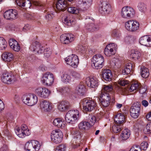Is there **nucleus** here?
<instances>
[{"label": "nucleus", "instance_id": "nucleus-1", "mask_svg": "<svg viewBox=\"0 0 151 151\" xmlns=\"http://www.w3.org/2000/svg\"><path fill=\"white\" fill-rule=\"evenodd\" d=\"M104 61V58L102 55L96 54L94 55L92 58L91 65L95 69H100L103 66Z\"/></svg>", "mask_w": 151, "mask_h": 151}, {"label": "nucleus", "instance_id": "nucleus-2", "mask_svg": "<svg viewBox=\"0 0 151 151\" xmlns=\"http://www.w3.org/2000/svg\"><path fill=\"white\" fill-rule=\"evenodd\" d=\"M24 103L29 106L35 104L38 101L36 95L33 94H29L24 95L22 98Z\"/></svg>", "mask_w": 151, "mask_h": 151}, {"label": "nucleus", "instance_id": "nucleus-3", "mask_svg": "<svg viewBox=\"0 0 151 151\" xmlns=\"http://www.w3.org/2000/svg\"><path fill=\"white\" fill-rule=\"evenodd\" d=\"M39 142L32 140L27 142L25 145V149L26 151H38L41 146Z\"/></svg>", "mask_w": 151, "mask_h": 151}, {"label": "nucleus", "instance_id": "nucleus-4", "mask_svg": "<svg viewBox=\"0 0 151 151\" xmlns=\"http://www.w3.org/2000/svg\"><path fill=\"white\" fill-rule=\"evenodd\" d=\"M79 112L78 110H70L66 114L65 121L73 124H74L78 117Z\"/></svg>", "mask_w": 151, "mask_h": 151}, {"label": "nucleus", "instance_id": "nucleus-5", "mask_svg": "<svg viewBox=\"0 0 151 151\" xmlns=\"http://www.w3.org/2000/svg\"><path fill=\"white\" fill-rule=\"evenodd\" d=\"M63 137L62 132L58 129L53 130L51 133V138L52 142L56 144L61 142Z\"/></svg>", "mask_w": 151, "mask_h": 151}, {"label": "nucleus", "instance_id": "nucleus-6", "mask_svg": "<svg viewBox=\"0 0 151 151\" xmlns=\"http://www.w3.org/2000/svg\"><path fill=\"white\" fill-rule=\"evenodd\" d=\"M67 64L72 67L76 68L79 63V59L78 56L75 54H72L65 58Z\"/></svg>", "mask_w": 151, "mask_h": 151}, {"label": "nucleus", "instance_id": "nucleus-7", "mask_svg": "<svg viewBox=\"0 0 151 151\" xmlns=\"http://www.w3.org/2000/svg\"><path fill=\"white\" fill-rule=\"evenodd\" d=\"M135 14L134 9L128 6L123 7L121 12L122 17L125 19H129L132 17Z\"/></svg>", "mask_w": 151, "mask_h": 151}, {"label": "nucleus", "instance_id": "nucleus-8", "mask_svg": "<svg viewBox=\"0 0 151 151\" xmlns=\"http://www.w3.org/2000/svg\"><path fill=\"white\" fill-rule=\"evenodd\" d=\"M42 83L47 86L52 85L54 82V76L53 74L49 72L44 73L41 78Z\"/></svg>", "mask_w": 151, "mask_h": 151}, {"label": "nucleus", "instance_id": "nucleus-9", "mask_svg": "<svg viewBox=\"0 0 151 151\" xmlns=\"http://www.w3.org/2000/svg\"><path fill=\"white\" fill-rule=\"evenodd\" d=\"M139 23L136 21L130 20L126 22L125 23V27L128 31L135 32L139 28Z\"/></svg>", "mask_w": 151, "mask_h": 151}, {"label": "nucleus", "instance_id": "nucleus-10", "mask_svg": "<svg viewBox=\"0 0 151 151\" xmlns=\"http://www.w3.org/2000/svg\"><path fill=\"white\" fill-rule=\"evenodd\" d=\"M96 106V103L92 100L85 99L83 101V109L86 111L93 110Z\"/></svg>", "mask_w": 151, "mask_h": 151}, {"label": "nucleus", "instance_id": "nucleus-11", "mask_svg": "<svg viewBox=\"0 0 151 151\" xmlns=\"http://www.w3.org/2000/svg\"><path fill=\"white\" fill-rule=\"evenodd\" d=\"M140 106L139 103L136 102L134 103L131 107L130 112V115L132 117L137 118L139 116L140 114Z\"/></svg>", "mask_w": 151, "mask_h": 151}, {"label": "nucleus", "instance_id": "nucleus-12", "mask_svg": "<svg viewBox=\"0 0 151 151\" xmlns=\"http://www.w3.org/2000/svg\"><path fill=\"white\" fill-rule=\"evenodd\" d=\"M116 49L117 45H116L114 43L109 44L105 47L104 54L106 56L110 57L115 54Z\"/></svg>", "mask_w": 151, "mask_h": 151}, {"label": "nucleus", "instance_id": "nucleus-13", "mask_svg": "<svg viewBox=\"0 0 151 151\" xmlns=\"http://www.w3.org/2000/svg\"><path fill=\"white\" fill-rule=\"evenodd\" d=\"M18 14L16 10H8L6 11L4 14V18L7 20H13L17 19Z\"/></svg>", "mask_w": 151, "mask_h": 151}, {"label": "nucleus", "instance_id": "nucleus-14", "mask_svg": "<svg viewBox=\"0 0 151 151\" xmlns=\"http://www.w3.org/2000/svg\"><path fill=\"white\" fill-rule=\"evenodd\" d=\"M60 39L62 43L69 44L74 40L75 37L71 34H64L61 35Z\"/></svg>", "mask_w": 151, "mask_h": 151}, {"label": "nucleus", "instance_id": "nucleus-15", "mask_svg": "<svg viewBox=\"0 0 151 151\" xmlns=\"http://www.w3.org/2000/svg\"><path fill=\"white\" fill-rule=\"evenodd\" d=\"M30 49L32 51L36 52L38 54H42L43 52V47L41 46L40 44L37 41L32 43Z\"/></svg>", "mask_w": 151, "mask_h": 151}, {"label": "nucleus", "instance_id": "nucleus-16", "mask_svg": "<svg viewBox=\"0 0 151 151\" xmlns=\"http://www.w3.org/2000/svg\"><path fill=\"white\" fill-rule=\"evenodd\" d=\"M86 82L87 86L91 88H96L99 85L98 80L94 77H87L86 79Z\"/></svg>", "mask_w": 151, "mask_h": 151}, {"label": "nucleus", "instance_id": "nucleus-17", "mask_svg": "<svg viewBox=\"0 0 151 151\" xmlns=\"http://www.w3.org/2000/svg\"><path fill=\"white\" fill-rule=\"evenodd\" d=\"M1 80L3 83L10 84L15 81L14 76L8 73H4L1 78Z\"/></svg>", "mask_w": 151, "mask_h": 151}, {"label": "nucleus", "instance_id": "nucleus-18", "mask_svg": "<svg viewBox=\"0 0 151 151\" xmlns=\"http://www.w3.org/2000/svg\"><path fill=\"white\" fill-rule=\"evenodd\" d=\"M110 9V6L106 2H103L99 5V11L101 14L108 12L109 11Z\"/></svg>", "mask_w": 151, "mask_h": 151}, {"label": "nucleus", "instance_id": "nucleus-19", "mask_svg": "<svg viewBox=\"0 0 151 151\" xmlns=\"http://www.w3.org/2000/svg\"><path fill=\"white\" fill-rule=\"evenodd\" d=\"M40 109L42 111L47 112L51 109V104L47 100H43L40 102Z\"/></svg>", "mask_w": 151, "mask_h": 151}, {"label": "nucleus", "instance_id": "nucleus-20", "mask_svg": "<svg viewBox=\"0 0 151 151\" xmlns=\"http://www.w3.org/2000/svg\"><path fill=\"white\" fill-rule=\"evenodd\" d=\"M70 107V104L67 101H62L59 103L58 105V109L61 111H65L69 109Z\"/></svg>", "mask_w": 151, "mask_h": 151}, {"label": "nucleus", "instance_id": "nucleus-21", "mask_svg": "<svg viewBox=\"0 0 151 151\" xmlns=\"http://www.w3.org/2000/svg\"><path fill=\"white\" fill-rule=\"evenodd\" d=\"M16 1L18 6L25 9L29 8L31 6L29 0H16Z\"/></svg>", "mask_w": 151, "mask_h": 151}, {"label": "nucleus", "instance_id": "nucleus-22", "mask_svg": "<svg viewBox=\"0 0 151 151\" xmlns=\"http://www.w3.org/2000/svg\"><path fill=\"white\" fill-rule=\"evenodd\" d=\"M9 44L11 48L14 50L19 52L20 50V47L17 42L14 39H10L9 40Z\"/></svg>", "mask_w": 151, "mask_h": 151}, {"label": "nucleus", "instance_id": "nucleus-23", "mask_svg": "<svg viewBox=\"0 0 151 151\" xmlns=\"http://www.w3.org/2000/svg\"><path fill=\"white\" fill-rule=\"evenodd\" d=\"M103 78L107 81H110L111 79L112 74L110 70L108 69L104 70L102 72Z\"/></svg>", "mask_w": 151, "mask_h": 151}, {"label": "nucleus", "instance_id": "nucleus-24", "mask_svg": "<svg viewBox=\"0 0 151 151\" xmlns=\"http://www.w3.org/2000/svg\"><path fill=\"white\" fill-rule=\"evenodd\" d=\"M67 3L65 0H58L56 4V8L59 10L63 11L67 7Z\"/></svg>", "mask_w": 151, "mask_h": 151}, {"label": "nucleus", "instance_id": "nucleus-25", "mask_svg": "<svg viewBox=\"0 0 151 151\" xmlns=\"http://www.w3.org/2000/svg\"><path fill=\"white\" fill-rule=\"evenodd\" d=\"M125 119L124 115L121 113H119L115 116L114 121L115 124H121L124 122Z\"/></svg>", "mask_w": 151, "mask_h": 151}, {"label": "nucleus", "instance_id": "nucleus-26", "mask_svg": "<svg viewBox=\"0 0 151 151\" xmlns=\"http://www.w3.org/2000/svg\"><path fill=\"white\" fill-rule=\"evenodd\" d=\"M64 121L63 119L56 118L54 119L53 124L55 126L59 128H62L64 127L65 124L63 123Z\"/></svg>", "mask_w": 151, "mask_h": 151}, {"label": "nucleus", "instance_id": "nucleus-27", "mask_svg": "<svg viewBox=\"0 0 151 151\" xmlns=\"http://www.w3.org/2000/svg\"><path fill=\"white\" fill-rule=\"evenodd\" d=\"M2 57L4 61L7 62H10L12 60L13 55L10 52H6L2 54Z\"/></svg>", "mask_w": 151, "mask_h": 151}, {"label": "nucleus", "instance_id": "nucleus-28", "mask_svg": "<svg viewBox=\"0 0 151 151\" xmlns=\"http://www.w3.org/2000/svg\"><path fill=\"white\" fill-rule=\"evenodd\" d=\"M92 0H79L80 4H83V9L84 10H86L88 9L92 4Z\"/></svg>", "mask_w": 151, "mask_h": 151}, {"label": "nucleus", "instance_id": "nucleus-29", "mask_svg": "<svg viewBox=\"0 0 151 151\" xmlns=\"http://www.w3.org/2000/svg\"><path fill=\"white\" fill-rule=\"evenodd\" d=\"M130 131L127 129H124L122 132L120 136L123 140H126L130 137Z\"/></svg>", "mask_w": 151, "mask_h": 151}, {"label": "nucleus", "instance_id": "nucleus-30", "mask_svg": "<svg viewBox=\"0 0 151 151\" xmlns=\"http://www.w3.org/2000/svg\"><path fill=\"white\" fill-rule=\"evenodd\" d=\"M141 56V53L138 51L132 50L130 54V57L135 60H138Z\"/></svg>", "mask_w": 151, "mask_h": 151}, {"label": "nucleus", "instance_id": "nucleus-31", "mask_svg": "<svg viewBox=\"0 0 151 151\" xmlns=\"http://www.w3.org/2000/svg\"><path fill=\"white\" fill-rule=\"evenodd\" d=\"M140 73L142 76L145 78H147L150 75L149 69L144 66L141 68Z\"/></svg>", "mask_w": 151, "mask_h": 151}, {"label": "nucleus", "instance_id": "nucleus-32", "mask_svg": "<svg viewBox=\"0 0 151 151\" xmlns=\"http://www.w3.org/2000/svg\"><path fill=\"white\" fill-rule=\"evenodd\" d=\"M150 35H145L141 37L139 39V43L142 45L147 46Z\"/></svg>", "mask_w": 151, "mask_h": 151}, {"label": "nucleus", "instance_id": "nucleus-33", "mask_svg": "<svg viewBox=\"0 0 151 151\" xmlns=\"http://www.w3.org/2000/svg\"><path fill=\"white\" fill-rule=\"evenodd\" d=\"M50 93V92L49 89L46 88H43L39 96L44 98H46L49 96Z\"/></svg>", "mask_w": 151, "mask_h": 151}, {"label": "nucleus", "instance_id": "nucleus-34", "mask_svg": "<svg viewBox=\"0 0 151 151\" xmlns=\"http://www.w3.org/2000/svg\"><path fill=\"white\" fill-rule=\"evenodd\" d=\"M113 87L111 85H104L102 88L101 92L104 93H108L109 94L113 90Z\"/></svg>", "mask_w": 151, "mask_h": 151}, {"label": "nucleus", "instance_id": "nucleus-35", "mask_svg": "<svg viewBox=\"0 0 151 151\" xmlns=\"http://www.w3.org/2000/svg\"><path fill=\"white\" fill-rule=\"evenodd\" d=\"M100 97V100L110 101L111 99L110 96L108 93L101 92Z\"/></svg>", "mask_w": 151, "mask_h": 151}, {"label": "nucleus", "instance_id": "nucleus-36", "mask_svg": "<svg viewBox=\"0 0 151 151\" xmlns=\"http://www.w3.org/2000/svg\"><path fill=\"white\" fill-rule=\"evenodd\" d=\"M112 127V130L114 133H118L122 130V125L121 124H115Z\"/></svg>", "mask_w": 151, "mask_h": 151}, {"label": "nucleus", "instance_id": "nucleus-37", "mask_svg": "<svg viewBox=\"0 0 151 151\" xmlns=\"http://www.w3.org/2000/svg\"><path fill=\"white\" fill-rule=\"evenodd\" d=\"M96 118L93 115L91 114L89 115L88 117V121L87 122L89 123V127L92 126L96 121Z\"/></svg>", "mask_w": 151, "mask_h": 151}, {"label": "nucleus", "instance_id": "nucleus-38", "mask_svg": "<svg viewBox=\"0 0 151 151\" xmlns=\"http://www.w3.org/2000/svg\"><path fill=\"white\" fill-rule=\"evenodd\" d=\"M89 124L88 122H82L79 123L78 127L79 129L82 131L85 130L87 127H90Z\"/></svg>", "mask_w": 151, "mask_h": 151}, {"label": "nucleus", "instance_id": "nucleus-39", "mask_svg": "<svg viewBox=\"0 0 151 151\" xmlns=\"http://www.w3.org/2000/svg\"><path fill=\"white\" fill-rule=\"evenodd\" d=\"M7 46V42L4 38L0 37V50L5 49Z\"/></svg>", "mask_w": 151, "mask_h": 151}, {"label": "nucleus", "instance_id": "nucleus-40", "mask_svg": "<svg viewBox=\"0 0 151 151\" xmlns=\"http://www.w3.org/2000/svg\"><path fill=\"white\" fill-rule=\"evenodd\" d=\"M16 134L19 137L23 138L27 135H26L24 132H23L19 128H17L15 131Z\"/></svg>", "mask_w": 151, "mask_h": 151}, {"label": "nucleus", "instance_id": "nucleus-41", "mask_svg": "<svg viewBox=\"0 0 151 151\" xmlns=\"http://www.w3.org/2000/svg\"><path fill=\"white\" fill-rule=\"evenodd\" d=\"M63 81L67 83L70 82L71 81V78L70 76L68 73H64L62 77Z\"/></svg>", "mask_w": 151, "mask_h": 151}, {"label": "nucleus", "instance_id": "nucleus-42", "mask_svg": "<svg viewBox=\"0 0 151 151\" xmlns=\"http://www.w3.org/2000/svg\"><path fill=\"white\" fill-rule=\"evenodd\" d=\"M148 147V144L147 142H143L141 144L140 147L137 145L136 147L139 150L142 149L144 150H146Z\"/></svg>", "mask_w": 151, "mask_h": 151}, {"label": "nucleus", "instance_id": "nucleus-43", "mask_svg": "<svg viewBox=\"0 0 151 151\" xmlns=\"http://www.w3.org/2000/svg\"><path fill=\"white\" fill-rule=\"evenodd\" d=\"M67 147L65 144H61L57 146L55 149V151H66Z\"/></svg>", "mask_w": 151, "mask_h": 151}, {"label": "nucleus", "instance_id": "nucleus-44", "mask_svg": "<svg viewBox=\"0 0 151 151\" xmlns=\"http://www.w3.org/2000/svg\"><path fill=\"white\" fill-rule=\"evenodd\" d=\"M21 130L24 132L26 135H29L30 134L29 130L27 126L25 124H23L21 127Z\"/></svg>", "mask_w": 151, "mask_h": 151}, {"label": "nucleus", "instance_id": "nucleus-45", "mask_svg": "<svg viewBox=\"0 0 151 151\" xmlns=\"http://www.w3.org/2000/svg\"><path fill=\"white\" fill-rule=\"evenodd\" d=\"M139 84L138 83H133L132 84L130 88L129 89V91L132 92L134 90H136L135 91H136L139 88Z\"/></svg>", "mask_w": 151, "mask_h": 151}, {"label": "nucleus", "instance_id": "nucleus-46", "mask_svg": "<svg viewBox=\"0 0 151 151\" xmlns=\"http://www.w3.org/2000/svg\"><path fill=\"white\" fill-rule=\"evenodd\" d=\"M68 12L72 14H77L79 12V10L76 8L73 7H70L68 8Z\"/></svg>", "mask_w": 151, "mask_h": 151}, {"label": "nucleus", "instance_id": "nucleus-47", "mask_svg": "<svg viewBox=\"0 0 151 151\" xmlns=\"http://www.w3.org/2000/svg\"><path fill=\"white\" fill-rule=\"evenodd\" d=\"M138 7L139 10L142 12H145L146 10V5L143 3H139Z\"/></svg>", "mask_w": 151, "mask_h": 151}, {"label": "nucleus", "instance_id": "nucleus-48", "mask_svg": "<svg viewBox=\"0 0 151 151\" xmlns=\"http://www.w3.org/2000/svg\"><path fill=\"white\" fill-rule=\"evenodd\" d=\"M84 86L82 84H80L77 88L78 93L80 94L83 93L85 91Z\"/></svg>", "mask_w": 151, "mask_h": 151}, {"label": "nucleus", "instance_id": "nucleus-49", "mask_svg": "<svg viewBox=\"0 0 151 151\" xmlns=\"http://www.w3.org/2000/svg\"><path fill=\"white\" fill-rule=\"evenodd\" d=\"M73 22V21H72L70 19V17L69 16L66 17L64 19V24L68 26H71V23Z\"/></svg>", "mask_w": 151, "mask_h": 151}, {"label": "nucleus", "instance_id": "nucleus-50", "mask_svg": "<svg viewBox=\"0 0 151 151\" xmlns=\"http://www.w3.org/2000/svg\"><path fill=\"white\" fill-rule=\"evenodd\" d=\"M72 76L73 78V81L75 79H79L81 77L80 74L76 71L73 72L72 73Z\"/></svg>", "mask_w": 151, "mask_h": 151}, {"label": "nucleus", "instance_id": "nucleus-51", "mask_svg": "<svg viewBox=\"0 0 151 151\" xmlns=\"http://www.w3.org/2000/svg\"><path fill=\"white\" fill-rule=\"evenodd\" d=\"M118 83L121 86H125L126 85H127L129 81L125 80H120L119 81Z\"/></svg>", "mask_w": 151, "mask_h": 151}, {"label": "nucleus", "instance_id": "nucleus-52", "mask_svg": "<svg viewBox=\"0 0 151 151\" xmlns=\"http://www.w3.org/2000/svg\"><path fill=\"white\" fill-rule=\"evenodd\" d=\"M101 103L102 105L105 107L109 106L110 104V101L101 100Z\"/></svg>", "mask_w": 151, "mask_h": 151}, {"label": "nucleus", "instance_id": "nucleus-53", "mask_svg": "<svg viewBox=\"0 0 151 151\" xmlns=\"http://www.w3.org/2000/svg\"><path fill=\"white\" fill-rule=\"evenodd\" d=\"M43 88L42 87H39L35 89V93L37 96H39L40 94L41 93V91Z\"/></svg>", "mask_w": 151, "mask_h": 151}, {"label": "nucleus", "instance_id": "nucleus-54", "mask_svg": "<svg viewBox=\"0 0 151 151\" xmlns=\"http://www.w3.org/2000/svg\"><path fill=\"white\" fill-rule=\"evenodd\" d=\"M131 70L128 68H125L122 70V72L124 75L128 74L130 73Z\"/></svg>", "mask_w": 151, "mask_h": 151}, {"label": "nucleus", "instance_id": "nucleus-55", "mask_svg": "<svg viewBox=\"0 0 151 151\" xmlns=\"http://www.w3.org/2000/svg\"><path fill=\"white\" fill-rule=\"evenodd\" d=\"M51 53V51L48 49H46L44 51V55L47 57H49Z\"/></svg>", "mask_w": 151, "mask_h": 151}, {"label": "nucleus", "instance_id": "nucleus-56", "mask_svg": "<svg viewBox=\"0 0 151 151\" xmlns=\"http://www.w3.org/2000/svg\"><path fill=\"white\" fill-rule=\"evenodd\" d=\"M147 88L145 86L141 87L139 89V92L140 93L143 94L145 93L146 91Z\"/></svg>", "mask_w": 151, "mask_h": 151}, {"label": "nucleus", "instance_id": "nucleus-57", "mask_svg": "<svg viewBox=\"0 0 151 151\" xmlns=\"http://www.w3.org/2000/svg\"><path fill=\"white\" fill-rule=\"evenodd\" d=\"M53 14H48L45 16V18L47 20H51L53 18Z\"/></svg>", "mask_w": 151, "mask_h": 151}, {"label": "nucleus", "instance_id": "nucleus-58", "mask_svg": "<svg viewBox=\"0 0 151 151\" xmlns=\"http://www.w3.org/2000/svg\"><path fill=\"white\" fill-rule=\"evenodd\" d=\"M74 134L76 138H78L80 137L81 134L80 131L76 130L74 132Z\"/></svg>", "mask_w": 151, "mask_h": 151}, {"label": "nucleus", "instance_id": "nucleus-59", "mask_svg": "<svg viewBox=\"0 0 151 151\" xmlns=\"http://www.w3.org/2000/svg\"><path fill=\"white\" fill-rule=\"evenodd\" d=\"M146 129L147 134L151 133V123H150L147 125Z\"/></svg>", "mask_w": 151, "mask_h": 151}, {"label": "nucleus", "instance_id": "nucleus-60", "mask_svg": "<svg viewBox=\"0 0 151 151\" xmlns=\"http://www.w3.org/2000/svg\"><path fill=\"white\" fill-rule=\"evenodd\" d=\"M30 28V26L27 24L25 25L23 28V30L25 32H27V31L29 30Z\"/></svg>", "mask_w": 151, "mask_h": 151}, {"label": "nucleus", "instance_id": "nucleus-61", "mask_svg": "<svg viewBox=\"0 0 151 151\" xmlns=\"http://www.w3.org/2000/svg\"><path fill=\"white\" fill-rule=\"evenodd\" d=\"M63 90V92L64 93H69L71 92L70 88L68 87L64 88Z\"/></svg>", "mask_w": 151, "mask_h": 151}, {"label": "nucleus", "instance_id": "nucleus-62", "mask_svg": "<svg viewBox=\"0 0 151 151\" xmlns=\"http://www.w3.org/2000/svg\"><path fill=\"white\" fill-rule=\"evenodd\" d=\"M0 111H2L4 108V104L2 101H0Z\"/></svg>", "mask_w": 151, "mask_h": 151}, {"label": "nucleus", "instance_id": "nucleus-63", "mask_svg": "<svg viewBox=\"0 0 151 151\" xmlns=\"http://www.w3.org/2000/svg\"><path fill=\"white\" fill-rule=\"evenodd\" d=\"M8 150V147L7 146L5 145H4L1 148V151H7Z\"/></svg>", "mask_w": 151, "mask_h": 151}, {"label": "nucleus", "instance_id": "nucleus-64", "mask_svg": "<svg viewBox=\"0 0 151 151\" xmlns=\"http://www.w3.org/2000/svg\"><path fill=\"white\" fill-rule=\"evenodd\" d=\"M146 117L148 121H151V111L146 115Z\"/></svg>", "mask_w": 151, "mask_h": 151}]
</instances>
